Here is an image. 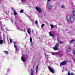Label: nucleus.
<instances>
[{
  "instance_id": "f257e3e1",
  "label": "nucleus",
  "mask_w": 75,
  "mask_h": 75,
  "mask_svg": "<svg viewBox=\"0 0 75 75\" xmlns=\"http://www.w3.org/2000/svg\"><path fill=\"white\" fill-rule=\"evenodd\" d=\"M67 19L69 23H72L74 21L73 19H72V16L71 15H69L67 18Z\"/></svg>"
},
{
  "instance_id": "f03ea898",
  "label": "nucleus",
  "mask_w": 75,
  "mask_h": 75,
  "mask_svg": "<svg viewBox=\"0 0 75 75\" xmlns=\"http://www.w3.org/2000/svg\"><path fill=\"white\" fill-rule=\"evenodd\" d=\"M59 45V43L57 42L56 43V45H55L54 47H53V49L55 51H57L58 50V48Z\"/></svg>"
},
{
  "instance_id": "7ed1b4c3",
  "label": "nucleus",
  "mask_w": 75,
  "mask_h": 75,
  "mask_svg": "<svg viewBox=\"0 0 75 75\" xmlns=\"http://www.w3.org/2000/svg\"><path fill=\"white\" fill-rule=\"evenodd\" d=\"M35 9L38 11L39 13H42V10L41 9V8L38 6H36L35 7Z\"/></svg>"
},
{
  "instance_id": "20e7f679",
  "label": "nucleus",
  "mask_w": 75,
  "mask_h": 75,
  "mask_svg": "<svg viewBox=\"0 0 75 75\" xmlns=\"http://www.w3.org/2000/svg\"><path fill=\"white\" fill-rule=\"evenodd\" d=\"M48 68L49 70L50 71L52 72V73H53V74L54 73V69L51 68L50 67H48Z\"/></svg>"
},
{
  "instance_id": "39448f33",
  "label": "nucleus",
  "mask_w": 75,
  "mask_h": 75,
  "mask_svg": "<svg viewBox=\"0 0 75 75\" xmlns=\"http://www.w3.org/2000/svg\"><path fill=\"white\" fill-rule=\"evenodd\" d=\"M60 64L61 66L65 65H66L67 64V62L66 61H64L61 62Z\"/></svg>"
},
{
  "instance_id": "423d86ee",
  "label": "nucleus",
  "mask_w": 75,
  "mask_h": 75,
  "mask_svg": "<svg viewBox=\"0 0 75 75\" xmlns=\"http://www.w3.org/2000/svg\"><path fill=\"white\" fill-rule=\"evenodd\" d=\"M27 32L29 34H31V29L30 28H29L28 29Z\"/></svg>"
},
{
  "instance_id": "0eeeda50",
  "label": "nucleus",
  "mask_w": 75,
  "mask_h": 75,
  "mask_svg": "<svg viewBox=\"0 0 75 75\" xmlns=\"http://www.w3.org/2000/svg\"><path fill=\"white\" fill-rule=\"evenodd\" d=\"M14 47L16 49V51H18V47L16 45H14Z\"/></svg>"
},
{
  "instance_id": "6e6552de",
  "label": "nucleus",
  "mask_w": 75,
  "mask_h": 75,
  "mask_svg": "<svg viewBox=\"0 0 75 75\" xmlns=\"http://www.w3.org/2000/svg\"><path fill=\"white\" fill-rule=\"evenodd\" d=\"M48 9H49V10L51 9V8H52V6H51V5L50 4H49L48 5Z\"/></svg>"
},
{
  "instance_id": "1a4fd4ad",
  "label": "nucleus",
  "mask_w": 75,
  "mask_h": 75,
  "mask_svg": "<svg viewBox=\"0 0 75 75\" xmlns=\"http://www.w3.org/2000/svg\"><path fill=\"white\" fill-rule=\"evenodd\" d=\"M31 75H34V70L31 69L30 71Z\"/></svg>"
},
{
  "instance_id": "9d476101",
  "label": "nucleus",
  "mask_w": 75,
  "mask_h": 75,
  "mask_svg": "<svg viewBox=\"0 0 75 75\" xmlns=\"http://www.w3.org/2000/svg\"><path fill=\"white\" fill-rule=\"evenodd\" d=\"M75 41V39H73L69 42V43H72Z\"/></svg>"
},
{
  "instance_id": "9b49d317",
  "label": "nucleus",
  "mask_w": 75,
  "mask_h": 75,
  "mask_svg": "<svg viewBox=\"0 0 75 75\" xmlns=\"http://www.w3.org/2000/svg\"><path fill=\"white\" fill-rule=\"evenodd\" d=\"M21 60L23 62H25V60L24 59V58H23V57H21Z\"/></svg>"
},
{
  "instance_id": "f8f14e48",
  "label": "nucleus",
  "mask_w": 75,
  "mask_h": 75,
  "mask_svg": "<svg viewBox=\"0 0 75 75\" xmlns=\"http://www.w3.org/2000/svg\"><path fill=\"white\" fill-rule=\"evenodd\" d=\"M67 74H68V75H75V74L72 73L71 74L70 73H68Z\"/></svg>"
},
{
  "instance_id": "ddd939ff",
  "label": "nucleus",
  "mask_w": 75,
  "mask_h": 75,
  "mask_svg": "<svg viewBox=\"0 0 75 75\" xmlns=\"http://www.w3.org/2000/svg\"><path fill=\"white\" fill-rule=\"evenodd\" d=\"M67 51L69 52L71 51V49L70 47H69L67 49Z\"/></svg>"
},
{
  "instance_id": "4468645a",
  "label": "nucleus",
  "mask_w": 75,
  "mask_h": 75,
  "mask_svg": "<svg viewBox=\"0 0 75 75\" xmlns=\"http://www.w3.org/2000/svg\"><path fill=\"white\" fill-rule=\"evenodd\" d=\"M4 52L5 54H8V52L7 51H4Z\"/></svg>"
},
{
  "instance_id": "2eb2a0df",
  "label": "nucleus",
  "mask_w": 75,
  "mask_h": 75,
  "mask_svg": "<svg viewBox=\"0 0 75 75\" xmlns=\"http://www.w3.org/2000/svg\"><path fill=\"white\" fill-rule=\"evenodd\" d=\"M38 65L36 67V74H37V71H38Z\"/></svg>"
},
{
  "instance_id": "dca6fc26",
  "label": "nucleus",
  "mask_w": 75,
  "mask_h": 75,
  "mask_svg": "<svg viewBox=\"0 0 75 75\" xmlns=\"http://www.w3.org/2000/svg\"><path fill=\"white\" fill-rule=\"evenodd\" d=\"M3 43V40H0V44H2Z\"/></svg>"
},
{
  "instance_id": "f3484780",
  "label": "nucleus",
  "mask_w": 75,
  "mask_h": 75,
  "mask_svg": "<svg viewBox=\"0 0 75 75\" xmlns=\"http://www.w3.org/2000/svg\"><path fill=\"white\" fill-rule=\"evenodd\" d=\"M24 11V10L22 9L20 11V13H23Z\"/></svg>"
},
{
  "instance_id": "a211bd4d",
  "label": "nucleus",
  "mask_w": 75,
  "mask_h": 75,
  "mask_svg": "<svg viewBox=\"0 0 75 75\" xmlns=\"http://www.w3.org/2000/svg\"><path fill=\"white\" fill-rule=\"evenodd\" d=\"M50 25L51 26V28H54V26L52 24H50Z\"/></svg>"
},
{
  "instance_id": "6ab92c4d",
  "label": "nucleus",
  "mask_w": 75,
  "mask_h": 75,
  "mask_svg": "<svg viewBox=\"0 0 75 75\" xmlns=\"http://www.w3.org/2000/svg\"><path fill=\"white\" fill-rule=\"evenodd\" d=\"M30 42H32V40H33V39H32V38H30Z\"/></svg>"
},
{
  "instance_id": "aec40b11",
  "label": "nucleus",
  "mask_w": 75,
  "mask_h": 75,
  "mask_svg": "<svg viewBox=\"0 0 75 75\" xmlns=\"http://www.w3.org/2000/svg\"><path fill=\"white\" fill-rule=\"evenodd\" d=\"M59 42L60 44H64V42H61V40H59Z\"/></svg>"
},
{
  "instance_id": "412c9836",
  "label": "nucleus",
  "mask_w": 75,
  "mask_h": 75,
  "mask_svg": "<svg viewBox=\"0 0 75 75\" xmlns=\"http://www.w3.org/2000/svg\"><path fill=\"white\" fill-rule=\"evenodd\" d=\"M73 14L74 16H75V11H73Z\"/></svg>"
},
{
  "instance_id": "4be33fe9",
  "label": "nucleus",
  "mask_w": 75,
  "mask_h": 75,
  "mask_svg": "<svg viewBox=\"0 0 75 75\" xmlns=\"http://www.w3.org/2000/svg\"><path fill=\"white\" fill-rule=\"evenodd\" d=\"M50 36H51V37H54V36L51 33H50Z\"/></svg>"
},
{
  "instance_id": "5701e85b",
  "label": "nucleus",
  "mask_w": 75,
  "mask_h": 75,
  "mask_svg": "<svg viewBox=\"0 0 75 75\" xmlns=\"http://www.w3.org/2000/svg\"><path fill=\"white\" fill-rule=\"evenodd\" d=\"M13 14L14 15H16L17 14V12H14Z\"/></svg>"
},
{
  "instance_id": "b1692460",
  "label": "nucleus",
  "mask_w": 75,
  "mask_h": 75,
  "mask_svg": "<svg viewBox=\"0 0 75 75\" xmlns=\"http://www.w3.org/2000/svg\"><path fill=\"white\" fill-rule=\"evenodd\" d=\"M35 23L36 24V25L38 24V22L37 21H35Z\"/></svg>"
},
{
  "instance_id": "393cba45",
  "label": "nucleus",
  "mask_w": 75,
  "mask_h": 75,
  "mask_svg": "<svg viewBox=\"0 0 75 75\" xmlns=\"http://www.w3.org/2000/svg\"><path fill=\"white\" fill-rule=\"evenodd\" d=\"M44 25H45V24H42V25L41 27H44Z\"/></svg>"
},
{
  "instance_id": "a878e982",
  "label": "nucleus",
  "mask_w": 75,
  "mask_h": 75,
  "mask_svg": "<svg viewBox=\"0 0 75 75\" xmlns=\"http://www.w3.org/2000/svg\"><path fill=\"white\" fill-rule=\"evenodd\" d=\"M9 41H10V43H12V40H11V39H10Z\"/></svg>"
},
{
  "instance_id": "bb28decb",
  "label": "nucleus",
  "mask_w": 75,
  "mask_h": 75,
  "mask_svg": "<svg viewBox=\"0 0 75 75\" xmlns=\"http://www.w3.org/2000/svg\"><path fill=\"white\" fill-rule=\"evenodd\" d=\"M62 8H65V6H64V5H62Z\"/></svg>"
},
{
  "instance_id": "cd10ccee",
  "label": "nucleus",
  "mask_w": 75,
  "mask_h": 75,
  "mask_svg": "<svg viewBox=\"0 0 75 75\" xmlns=\"http://www.w3.org/2000/svg\"><path fill=\"white\" fill-rule=\"evenodd\" d=\"M73 54H75V50L73 52Z\"/></svg>"
},
{
  "instance_id": "c85d7f7f",
  "label": "nucleus",
  "mask_w": 75,
  "mask_h": 75,
  "mask_svg": "<svg viewBox=\"0 0 75 75\" xmlns=\"http://www.w3.org/2000/svg\"><path fill=\"white\" fill-rule=\"evenodd\" d=\"M56 54L57 55H59V53L58 52H56Z\"/></svg>"
},
{
  "instance_id": "c756f323",
  "label": "nucleus",
  "mask_w": 75,
  "mask_h": 75,
  "mask_svg": "<svg viewBox=\"0 0 75 75\" xmlns=\"http://www.w3.org/2000/svg\"><path fill=\"white\" fill-rule=\"evenodd\" d=\"M13 43L14 45H16V42H14Z\"/></svg>"
},
{
  "instance_id": "7c9ffc66",
  "label": "nucleus",
  "mask_w": 75,
  "mask_h": 75,
  "mask_svg": "<svg viewBox=\"0 0 75 75\" xmlns=\"http://www.w3.org/2000/svg\"><path fill=\"white\" fill-rule=\"evenodd\" d=\"M25 1V0H22V2L23 3V2H24Z\"/></svg>"
},
{
  "instance_id": "2f4dec72",
  "label": "nucleus",
  "mask_w": 75,
  "mask_h": 75,
  "mask_svg": "<svg viewBox=\"0 0 75 75\" xmlns=\"http://www.w3.org/2000/svg\"><path fill=\"white\" fill-rule=\"evenodd\" d=\"M52 54L53 55H54V53H52Z\"/></svg>"
},
{
  "instance_id": "473e14b6",
  "label": "nucleus",
  "mask_w": 75,
  "mask_h": 75,
  "mask_svg": "<svg viewBox=\"0 0 75 75\" xmlns=\"http://www.w3.org/2000/svg\"><path fill=\"white\" fill-rule=\"evenodd\" d=\"M0 28H1V25H0Z\"/></svg>"
},
{
  "instance_id": "72a5a7b5",
  "label": "nucleus",
  "mask_w": 75,
  "mask_h": 75,
  "mask_svg": "<svg viewBox=\"0 0 75 75\" xmlns=\"http://www.w3.org/2000/svg\"><path fill=\"white\" fill-rule=\"evenodd\" d=\"M13 11H14V12H15L16 11H15V10H14V9Z\"/></svg>"
},
{
  "instance_id": "f704fd0d",
  "label": "nucleus",
  "mask_w": 75,
  "mask_h": 75,
  "mask_svg": "<svg viewBox=\"0 0 75 75\" xmlns=\"http://www.w3.org/2000/svg\"><path fill=\"white\" fill-rule=\"evenodd\" d=\"M12 10H13V11L14 10V9H13V8H12Z\"/></svg>"
},
{
  "instance_id": "c9c22d12",
  "label": "nucleus",
  "mask_w": 75,
  "mask_h": 75,
  "mask_svg": "<svg viewBox=\"0 0 75 75\" xmlns=\"http://www.w3.org/2000/svg\"><path fill=\"white\" fill-rule=\"evenodd\" d=\"M48 1H51V0H48Z\"/></svg>"
},
{
  "instance_id": "e433bc0d",
  "label": "nucleus",
  "mask_w": 75,
  "mask_h": 75,
  "mask_svg": "<svg viewBox=\"0 0 75 75\" xmlns=\"http://www.w3.org/2000/svg\"><path fill=\"white\" fill-rule=\"evenodd\" d=\"M21 30H22V31H23V30L21 29Z\"/></svg>"
},
{
  "instance_id": "4c0bfd02",
  "label": "nucleus",
  "mask_w": 75,
  "mask_h": 75,
  "mask_svg": "<svg viewBox=\"0 0 75 75\" xmlns=\"http://www.w3.org/2000/svg\"><path fill=\"white\" fill-rule=\"evenodd\" d=\"M19 30H21V29H19Z\"/></svg>"
},
{
  "instance_id": "58836bf2",
  "label": "nucleus",
  "mask_w": 75,
  "mask_h": 75,
  "mask_svg": "<svg viewBox=\"0 0 75 75\" xmlns=\"http://www.w3.org/2000/svg\"><path fill=\"white\" fill-rule=\"evenodd\" d=\"M4 37L3 38V39H4Z\"/></svg>"
},
{
  "instance_id": "ea45409f",
  "label": "nucleus",
  "mask_w": 75,
  "mask_h": 75,
  "mask_svg": "<svg viewBox=\"0 0 75 75\" xmlns=\"http://www.w3.org/2000/svg\"><path fill=\"white\" fill-rule=\"evenodd\" d=\"M58 41H59V40H57Z\"/></svg>"
},
{
  "instance_id": "a19ab883",
  "label": "nucleus",
  "mask_w": 75,
  "mask_h": 75,
  "mask_svg": "<svg viewBox=\"0 0 75 75\" xmlns=\"http://www.w3.org/2000/svg\"><path fill=\"white\" fill-rule=\"evenodd\" d=\"M17 29H18V28H17Z\"/></svg>"
}]
</instances>
